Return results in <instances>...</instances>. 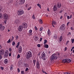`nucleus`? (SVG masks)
<instances>
[{
	"instance_id": "1",
	"label": "nucleus",
	"mask_w": 74,
	"mask_h": 74,
	"mask_svg": "<svg viewBox=\"0 0 74 74\" xmlns=\"http://www.w3.org/2000/svg\"><path fill=\"white\" fill-rule=\"evenodd\" d=\"M26 55L27 59H29L32 57V53L31 51H28L26 53Z\"/></svg>"
},
{
	"instance_id": "2",
	"label": "nucleus",
	"mask_w": 74,
	"mask_h": 74,
	"mask_svg": "<svg viewBox=\"0 0 74 74\" xmlns=\"http://www.w3.org/2000/svg\"><path fill=\"white\" fill-rule=\"evenodd\" d=\"M45 53H44V51L41 54L42 58L43 60H46V59H47V57L45 56Z\"/></svg>"
},
{
	"instance_id": "3",
	"label": "nucleus",
	"mask_w": 74,
	"mask_h": 74,
	"mask_svg": "<svg viewBox=\"0 0 74 74\" xmlns=\"http://www.w3.org/2000/svg\"><path fill=\"white\" fill-rule=\"evenodd\" d=\"M17 15H22L24 14V11L22 10H19L17 13Z\"/></svg>"
},
{
	"instance_id": "4",
	"label": "nucleus",
	"mask_w": 74,
	"mask_h": 74,
	"mask_svg": "<svg viewBox=\"0 0 74 74\" xmlns=\"http://www.w3.org/2000/svg\"><path fill=\"white\" fill-rule=\"evenodd\" d=\"M54 54H53L52 56H51L50 57V60L51 61H54V60L55 59L56 60L57 58H56V55H54Z\"/></svg>"
},
{
	"instance_id": "5",
	"label": "nucleus",
	"mask_w": 74,
	"mask_h": 74,
	"mask_svg": "<svg viewBox=\"0 0 74 74\" xmlns=\"http://www.w3.org/2000/svg\"><path fill=\"white\" fill-rule=\"evenodd\" d=\"M62 62L63 63H70L71 62V60L69 59H64Z\"/></svg>"
},
{
	"instance_id": "6",
	"label": "nucleus",
	"mask_w": 74,
	"mask_h": 74,
	"mask_svg": "<svg viewBox=\"0 0 74 74\" xmlns=\"http://www.w3.org/2000/svg\"><path fill=\"white\" fill-rule=\"evenodd\" d=\"M65 28H66V27H65V25L62 24L60 26V29L61 30L63 31V30H65Z\"/></svg>"
},
{
	"instance_id": "7",
	"label": "nucleus",
	"mask_w": 74,
	"mask_h": 74,
	"mask_svg": "<svg viewBox=\"0 0 74 74\" xmlns=\"http://www.w3.org/2000/svg\"><path fill=\"white\" fill-rule=\"evenodd\" d=\"M23 29V27L22 25L19 26L18 28V30L19 32H22Z\"/></svg>"
},
{
	"instance_id": "8",
	"label": "nucleus",
	"mask_w": 74,
	"mask_h": 74,
	"mask_svg": "<svg viewBox=\"0 0 74 74\" xmlns=\"http://www.w3.org/2000/svg\"><path fill=\"white\" fill-rule=\"evenodd\" d=\"M23 26L24 29H26L27 27V24L26 23L24 22L22 24V25Z\"/></svg>"
},
{
	"instance_id": "9",
	"label": "nucleus",
	"mask_w": 74,
	"mask_h": 74,
	"mask_svg": "<svg viewBox=\"0 0 74 74\" xmlns=\"http://www.w3.org/2000/svg\"><path fill=\"white\" fill-rule=\"evenodd\" d=\"M36 66L38 69H39L40 67V64L38 61H37L36 62Z\"/></svg>"
},
{
	"instance_id": "10",
	"label": "nucleus",
	"mask_w": 74,
	"mask_h": 74,
	"mask_svg": "<svg viewBox=\"0 0 74 74\" xmlns=\"http://www.w3.org/2000/svg\"><path fill=\"white\" fill-rule=\"evenodd\" d=\"M8 54H9V53H8V51L6 50L5 51V53L4 55V56L6 58H7V57L8 56Z\"/></svg>"
},
{
	"instance_id": "11",
	"label": "nucleus",
	"mask_w": 74,
	"mask_h": 74,
	"mask_svg": "<svg viewBox=\"0 0 74 74\" xmlns=\"http://www.w3.org/2000/svg\"><path fill=\"white\" fill-rule=\"evenodd\" d=\"M18 51L19 53H21L22 51V46H19V47L18 49Z\"/></svg>"
},
{
	"instance_id": "12",
	"label": "nucleus",
	"mask_w": 74,
	"mask_h": 74,
	"mask_svg": "<svg viewBox=\"0 0 74 74\" xmlns=\"http://www.w3.org/2000/svg\"><path fill=\"white\" fill-rule=\"evenodd\" d=\"M5 29L4 26H3L1 24H0V30H4Z\"/></svg>"
},
{
	"instance_id": "13",
	"label": "nucleus",
	"mask_w": 74,
	"mask_h": 74,
	"mask_svg": "<svg viewBox=\"0 0 74 74\" xmlns=\"http://www.w3.org/2000/svg\"><path fill=\"white\" fill-rule=\"evenodd\" d=\"M3 17L4 19H7L8 18V16L6 14H3Z\"/></svg>"
},
{
	"instance_id": "14",
	"label": "nucleus",
	"mask_w": 74,
	"mask_h": 74,
	"mask_svg": "<svg viewBox=\"0 0 74 74\" xmlns=\"http://www.w3.org/2000/svg\"><path fill=\"white\" fill-rule=\"evenodd\" d=\"M53 55H56V57L57 59L58 58H59V53L58 52H57L56 54H53Z\"/></svg>"
},
{
	"instance_id": "15",
	"label": "nucleus",
	"mask_w": 74,
	"mask_h": 74,
	"mask_svg": "<svg viewBox=\"0 0 74 74\" xmlns=\"http://www.w3.org/2000/svg\"><path fill=\"white\" fill-rule=\"evenodd\" d=\"M4 50L3 49H1L0 50V55H3L4 53Z\"/></svg>"
},
{
	"instance_id": "16",
	"label": "nucleus",
	"mask_w": 74,
	"mask_h": 74,
	"mask_svg": "<svg viewBox=\"0 0 74 74\" xmlns=\"http://www.w3.org/2000/svg\"><path fill=\"white\" fill-rule=\"evenodd\" d=\"M20 4L21 5L23 4L25 2V0H20Z\"/></svg>"
},
{
	"instance_id": "17",
	"label": "nucleus",
	"mask_w": 74,
	"mask_h": 74,
	"mask_svg": "<svg viewBox=\"0 0 74 74\" xmlns=\"http://www.w3.org/2000/svg\"><path fill=\"white\" fill-rule=\"evenodd\" d=\"M54 11H56L58 10V8L56 7V5H55L53 8Z\"/></svg>"
},
{
	"instance_id": "18",
	"label": "nucleus",
	"mask_w": 74,
	"mask_h": 74,
	"mask_svg": "<svg viewBox=\"0 0 74 74\" xmlns=\"http://www.w3.org/2000/svg\"><path fill=\"white\" fill-rule=\"evenodd\" d=\"M57 7L58 8H60L62 7V4L61 3H57Z\"/></svg>"
},
{
	"instance_id": "19",
	"label": "nucleus",
	"mask_w": 74,
	"mask_h": 74,
	"mask_svg": "<svg viewBox=\"0 0 74 74\" xmlns=\"http://www.w3.org/2000/svg\"><path fill=\"white\" fill-rule=\"evenodd\" d=\"M63 40V36H60V38L59 39V42H61V41H62Z\"/></svg>"
},
{
	"instance_id": "20",
	"label": "nucleus",
	"mask_w": 74,
	"mask_h": 74,
	"mask_svg": "<svg viewBox=\"0 0 74 74\" xmlns=\"http://www.w3.org/2000/svg\"><path fill=\"white\" fill-rule=\"evenodd\" d=\"M47 33H48V35L49 36H50L51 35V31H50V30L49 29L48 30V31L47 32Z\"/></svg>"
},
{
	"instance_id": "21",
	"label": "nucleus",
	"mask_w": 74,
	"mask_h": 74,
	"mask_svg": "<svg viewBox=\"0 0 74 74\" xmlns=\"http://www.w3.org/2000/svg\"><path fill=\"white\" fill-rule=\"evenodd\" d=\"M8 62V60L7 59H5L4 60V63L5 64H7V63Z\"/></svg>"
},
{
	"instance_id": "22",
	"label": "nucleus",
	"mask_w": 74,
	"mask_h": 74,
	"mask_svg": "<svg viewBox=\"0 0 74 74\" xmlns=\"http://www.w3.org/2000/svg\"><path fill=\"white\" fill-rule=\"evenodd\" d=\"M24 66L25 67H29V65L27 63H25L24 64Z\"/></svg>"
},
{
	"instance_id": "23",
	"label": "nucleus",
	"mask_w": 74,
	"mask_h": 74,
	"mask_svg": "<svg viewBox=\"0 0 74 74\" xmlns=\"http://www.w3.org/2000/svg\"><path fill=\"white\" fill-rule=\"evenodd\" d=\"M52 24V25H56V22H55V21H53Z\"/></svg>"
},
{
	"instance_id": "24",
	"label": "nucleus",
	"mask_w": 74,
	"mask_h": 74,
	"mask_svg": "<svg viewBox=\"0 0 74 74\" xmlns=\"http://www.w3.org/2000/svg\"><path fill=\"white\" fill-rule=\"evenodd\" d=\"M39 22L40 24H42V19H40L39 20Z\"/></svg>"
},
{
	"instance_id": "25",
	"label": "nucleus",
	"mask_w": 74,
	"mask_h": 74,
	"mask_svg": "<svg viewBox=\"0 0 74 74\" xmlns=\"http://www.w3.org/2000/svg\"><path fill=\"white\" fill-rule=\"evenodd\" d=\"M57 35H56L55 34L54 36L53 37V38H54V39H56L57 38Z\"/></svg>"
},
{
	"instance_id": "26",
	"label": "nucleus",
	"mask_w": 74,
	"mask_h": 74,
	"mask_svg": "<svg viewBox=\"0 0 74 74\" xmlns=\"http://www.w3.org/2000/svg\"><path fill=\"white\" fill-rule=\"evenodd\" d=\"M2 18H3V14L0 13V19H2Z\"/></svg>"
},
{
	"instance_id": "27",
	"label": "nucleus",
	"mask_w": 74,
	"mask_h": 74,
	"mask_svg": "<svg viewBox=\"0 0 74 74\" xmlns=\"http://www.w3.org/2000/svg\"><path fill=\"white\" fill-rule=\"evenodd\" d=\"M36 60H33V62L34 64V67L35 66V64H36Z\"/></svg>"
},
{
	"instance_id": "28",
	"label": "nucleus",
	"mask_w": 74,
	"mask_h": 74,
	"mask_svg": "<svg viewBox=\"0 0 74 74\" xmlns=\"http://www.w3.org/2000/svg\"><path fill=\"white\" fill-rule=\"evenodd\" d=\"M45 48H48V47H49V46H48V45H46L45 46Z\"/></svg>"
},
{
	"instance_id": "29",
	"label": "nucleus",
	"mask_w": 74,
	"mask_h": 74,
	"mask_svg": "<svg viewBox=\"0 0 74 74\" xmlns=\"http://www.w3.org/2000/svg\"><path fill=\"white\" fill-rule=\"evenodd\" d=\"M37 5L39 7H40V8L41 9V5H40L39 3H38L37 4Z\"/></svg>"
},
{
	"instance_id": "30",
	"label": "nucleus",
	"mask_w": 74,
	"mask_h": 74,
	"mask_svg": "<svg viewBox=\"0 0 74 74\" xmlns=\"http://www.w3.org/2000/svg\"><path fill=\"white\" fill-rule=\"evenodd\" d=\"M35 38L36 39H35V41H38V39H39V38H38V37L36 36L35 37Z\"/></svg>"
},
{
	"instance_id": "31",
	"label": "nucleus",
	"mask_w": 74,
	"mask_h": 74,
	"mask_svg": "<svg viewBox=\"0 0 74 74\" xmlns=\"http://www.w3.org/2000/svg\"><path fill=\"white\" fill-rule=\"evenodd\" d=\"M44 41V44H47V40H46V39H45Z\"/></svg>"
},
{
	"instance_id": "32",
	"label": "nucleus",
	"mask_w": 74,
	"mask_h": 74,
	"mask_svg": "<svg viewBox=\"0 0 74 74\" xmlns=\"http://www.w3.org/2000/svg\"><path fill=\"white\" fill-rule=\"evenodd\" d=\"M29 33H32V30L31 29L29 30Z\"/></svg>"
},
{
	"instance_id": "33",
	"label": "nucleus",
	"mask_w": 74,
	"mask_h": 74,
	"mask_svg": "<svg viewBox=\"0 0 74 74\" xmlns=\"http://www.w3.org/2000/svg\"><path fill=\"white\" fill-rule=\"evenodd\" d=\"M11 42V39H9L7 42V43H10Z\"/></svg>"
},
{
	"instance_id": "34",
	"label": "nucleus",
	"mask_w": 74,
	"mask_h": 74,
	"mask_svg": "<svg viewBox=\"0 0 74 74\" xmlns=\"http://www.w3.org/2000/svg\"><path fill=\"white\" fill-rule=\"evenodd\" d=\"M12 45H13V46H14L15 45V42L13 41L12 43Z\"/></svg>"
},
{
	"instance_id": "35",
	"label": "nucleus",
	"mask_w": 74,
	"mask_h": 74,
	"mask_svg": "<svg viewBox=\"0 0 74 74\" xmlns=\"http://www.w3.org/2000/svg\"><path fill=\"white\" fill-rule=\"evenodd\" d=\"M71 35V32H69V33H68V36H69V37H70Z\"/></svg>"
},
{
	"instance_id": "36",
	"label": "nucleus",
	"mask_w": 74,
	"mask_h": 74,
	"mask_svg": "<svg viewBox=\"0 0 74 74\" xmlns=\"http://www.w3.org/2000/svg\"><path fill=\"white\" fill-rule=\"evenodd\" d=\"M69 42H70V41H69V40H67L66 42V45H67V44H68V43H69Z\"/></svg>"
},
{
	"instance_id": "37",
	"label": "nucleus",
	"mask_w": 74,
	"mask_h": 74,
	"mask_svg": "<svg viewBox=\"0 0 74 74\" xmlns=\"http://www.w3.org/2000/svg\"><path fill=\"white\" fill-rule=\"evenodd\" d=\"M71 41H72V44H73V43H74V39H71Z\"/></svg>"
},
{
	"instance_id": "38",
	"label": "nucleus",
	"mask_w": 74,
	"mask_h": 74,
	"mask_svg": "<svg viewBox=\"0 0 74 74\" xmlns=\"http://www.w3.org/2000/svg\"><path fill=\"white\" fill-rule=\"evenodd\" d=\"M0 69L2 70H4V67L2 66L0 67Z\"/></svg>"
},
{
	"instance_id": "39",
	"label": "nucleus",
	"mask_w": 74,
	"mask_h": 74,
	"mask_svg": "<svg viewBox=\"0 0 74 74\" xmlns=\"http://www.w3.org/2000/svg\"><path fill=\"white\" fill-rule=\"evenodd\" d=\"M31 8H32V7H29V8H28L27 9V10L28 11H29L31 9Z\"/></svg>"
},
{
	"instance_id": "40",
	"label": "nucleus",
	"mask_w": 74,
	"mask_h": 74,
	"mask_svg": "<svg viewBox=\"0 0 74 74\" xmlns=\"http://www.w3.org/2000/svg\"><path fill=\"white\" fill-rule=\"evenodd\" d=\"M34 29L36 31H37V29H38L37 28V27H36V26L34 27Z\"/></svg>"
},
{
	"instance_id": "41",
	"label": "nucleus",
	"mask_w": 74,
	"mask_h": 74,
	"mask_svg": "<svg viewBox=\"0 0 74 74\" xmlns=\"http://www.w3.org/2000/svg\"><path fill=\"white\" fill-rule=\"evenodd\" d=\"M42 29H43V28L42 27H41L40 29V31H42Z\"/></svg>"
},
{
	"instance_id": "42",
	"label": "nucleus",
	"mask_w": 74,
	"mask_h": 74,
	"mask_svg": "<svg viewBox=\"0 0 74 74\" xmlns=\"http://www.w3.org/2000/svg\"><path fill=\"white\" fill-rule=\"evenodd\" d=\"M20 55H19V54H18L17 57V58L19 59V58H20Z\"/></svg>"
},
{
	"instance_id": "43",
	"label": "nucleus",
	"mask_w": 74,
	"mask_h": 74,
	"mask_svg": "<svg viewBox=\"0 0 74 74\" xmlns=\"http://www.w3.org/2000/svg\"><path fill=\"white\" fill-rule=\"evenodd\" d=\"M64 74H70V73L68 72H65L64 73Z\"/></svg>"
},
{
	"instance_id": "44",
	"label": "nucleus",
	"mask_w": 74,
	"mask_h": 74,
	"mask_svg": "<svg viewBox=\"0 0 74 74\" xmlns=\"http://www.w3.org/2000/svg\"><path fill=\"white\" fill-rule=\"evenodd\" d=\"M32 18H33L34 19H35V17L34 15V14L33 15V16H32Z\"/></svg>"
},
{
	"instance_id": "45",
	"label": "nucleus",
	"mask_w": 74,
	"mask_h": 74,
	"mask_svg": "<svg viewBox=\"0 0 74 74\" xmlns=\"http://www.w3.org/2000/svg\"><path fill=\"white\" fill-rule=\"evenodd\" d=\"M21 74H25V72H24V71H22L21 72Z\"/></svg>"
},
{
	"instance_id": "46",
	"label": "nucleus",
	"mask_w": 74,
	"mask_h": 74,
	"mask_svg": "<svg viewBox=\"0 0 74 74\" xmlns=\"http://www.w3.org/2000/svg\"><path fill=\"white\" fill-rule=\"evenodd\" d=\"M12 69H13V68H12V66H11L10 67V70L11 71L12 70Z\"/></svg>"
},
{
	"instance_id": "47",
	"label": "nucleus",
	"mask_w": 74,
	"mask_h": 74,
	"mask_svg": "<svg viewBox=\"0 0 74 74\" xmlns=\"http://www.w3.org/2000/svg\"><path fill=\"white\" fill-rule=\"evenodd\" d=\"M15 23H16L17 24H18L19 23V21L18 20H17L16 22H15Z\"/></svg>"
},
{
	"instance_id": "48",
	"label": "nucleus",
	"mask_w": 74,
	"mask_h": 74,
	"mask_svg": "<svg viewBox=\"0 0 74 74\" xmlns=\"http://www.w3.org/2000/svg\"><path fill=\"white\" fill-rule=\"evenodd\" d=\"M37 47H38V48L40 47H41V45H40V44H38L37 45Z\"/></svg>"
},
{
	"instance_id": "49",
	"label": "nucleus",
	"mask_w": 74,
	"mask_h": 74,
	"mask_svg": "<svg viewBox=\"0 0 74 74\" xmlns=\"http://www.w3.org/2000/svg\"><path fill=\"white\" fill-rule=\"evenodd\" d=\"M70 21H69L68 22V23H67V26H69V24H70Z\"/></svg>"
},
{
	"instance_id": "50",
	"label": "nucleus",
	"mask_w": 74,
	"mask_h": 74,
	"mask_svg": "<svg viewBox=\"0 0 74 74\" xmlns=\"http://www.w3.org/2000/svg\"><path fill=\"white\" fill-rule=\"evenodd\" d=\"M2 59V55L0 54V60Z\"/></svg>"
},
{
	"instance_id": "51",
	"label": "nucleus",
	"mask_w": 74,
	"mask_h": 74,
	"mask_svg": "<svg viewBox=\"0 0 74 74\" xmlns=\"http://www.w3.org/2000/svg\"><path fill=\"white\" fill-rule=\"evenodd\" d=\"M28 70H29V69L28 68H26L25 69V71H28Z\"/></svg>"
},
{
	"instance_id": "52",
	"label": "nucleus",
	"mask_w": 74,
	"mask_h": 74,
	"mask_svg": "<svg viewBox=\"0 0 74 74\" xmlns=\"http://www.w3.org/2000/svg\"><path fill=\"white\" fill-rule=\"evenodd\" d=\"M17 71L18 73H19V72H20V69H19V68H18L17 69Z\"/></svg>"
},
{
	"instance_id": "53",
	"label": "nucleus",
	"mask_w": 74,
	"mask_h": 74,
	"mask_svg": "<svg viewBox=\"0 0 74 74\" xmlns=\"http://www.w3.org/2000/svg\"><path fill=\"white\" fill-rule=\"evenodd\" d=\"M12 49H11V48H9V51H10V52H11V51H12Z\"/></svg>"
},
{
	"instance_id": "54",
	"label": "nucleus",
	"mask_w": 74,
	"mask_h": 74,
	"mask_svg": "<svg viewBox=\"0 0 74 74\" xmlns=\"http://www.w3.org/2000/svg\"><path fill=\"white\" fill-rule=\"evenodd\" d=\"M42 38H40V41H42Z\"/></svg>"
},
{
	"instance_id": "55",
	"label": "nucleus",
	"mask_w": 74,
	"mask_h": 74,
	"mask_svg": "<svg viewBox=\"0 0 74 74\" xmlns=\"http://www.w3.org/2000/svg\"><path fill=\"white\" fill-rule=\"evenodd\" d=\"M16 39L17 38V40H18V38L19 36H18V35H16Z\"/></svg>"
},
{
	"instance_id": "56",
	"label": "nucleus",
	"mask_w": 74,
	"mask_h": 74,
	"mask_svg": "<svg viewBox=\"0 0 74 74\" xmlns=\"http://www.w3.org/2000/svg\"><path fill=\"white\" fill-rule=\"evenodd\" d=\"M67 19H70V16H67Z\"/></svg>"
},
{
	"instance_id": "57",
	"label": "nucleus",
	"mask_w": 74,
	"mask_h": 74,
	"mask_svg": "<svg viewBox=\"0 0 74 74\" xmlns=\"http://www.w3.org/2000/svg\"><path fill=\"white\" fill-rule=\"evenodd\" d=\"M72 18V15H71L69 17V18L70 19H71V18Z\"/></svg>"
},
{
	"instance_id": "58",
	"label": "nucleus",
	"mask_w": 74,
	"mask_h": 74,
	"mask_svg": "<svg viewBox=\"0 0 74 74\" xmlns=\"http://www.w3.org/2000/svg\"><path fill=\"white\" fill-rule=\"evenodd\" d=\"M19 44H20V42H18L17 43V45H18V46H19Z\"/></svg>"
},
{
	"instance_id": "59",
	"label": "nucleus",
	"mask_w": 74,
	"mask_h": 74,
	"mask_svg": "<svg viewBox=\"0 0 74 74\" xmlns=\"http://www.w3.org/2000/svg\"><path fill=\"white\" fill-rule=\"evenodd\" d=\"M67 50V47H66L64 48V51H66Z\"/></svg>"
},
{
	"instance_id": "60",
	"label": "nucleus",
	"mask_w": 74,
	"mask_h": 74,
	"mask_svg": "<svg viewBox=\"0 0 74 74\" xmlns=\"http://www.w3.org/2000/svg\"><path fill=\"white\" fill-rule=\"evenodd\" d=\"M4 22L6 24V22H7V20H5Z\"/></svg>"
},
{
	"instance_id": "61",
	"label": "nucleus",
	"mask_w": 74,
	"mask_h": 74,
	"mask_svg": "<svg viewBox=\"0 0 74 74\" xmlns=\"http://www.w3.org/2000/svg\"><path fill=\"white\" fill-rule=\"evenodd\" d=\"M2 48V47H1V45H0V49H1Z\"/></svg>"
},
{
	"instance_id": "62",
	"label": "nucleus",
	"mask_w": 74,
	"mask_h": 74,
	"mask_svg": "<svg viewBox=\"0 0 74 74\" xmlns=\"http://www.w3.org/2000/svg\"><path fill=\"white\" fill-rule=\"evenodd\" d=\"M71 30H73V27H71Z\"/></svg>"
},
{
	"instance_id": "63",
	"label": "nucleus",
	"mask_w": 74,
	"mask_h": 74,
	"mask_svg": "<svg viewBox=\"0 0 74 74\" xmlns=\"http://www.w3.org/2000/svg\"><path fill=\"white\" fill-rule=\"evenodd\" d=\"M9 56H11V53H9Z\"/></svg>"
},
{
	"instance_id": "64",
	"label": "nucleus",
	"mask_w": 74,
	"mask_h": 74,
	"mask_svg": "<svg viewBox=\"0 0 74 74\" xmlns=\"http://www.w3.org/2000/svg\"><path fill=\"white\" fill-rule=\"evenodd\" d=\"M40 53H39L38 54V56H40Z\"/></svg>"
}]
</instances>
